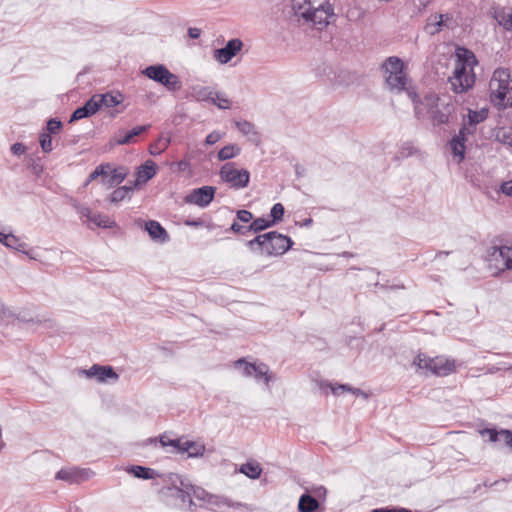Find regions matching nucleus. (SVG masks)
<instances>
[{
    "instance_id": "nucleus-62",
    "label": "nucleus",
    "mask_w": 512,
    "mask_h": 512,
    "mask_svg": "<svg viewBox=\"0 0 512 512\" xmlns=\"http://www.w3.org/2000/svg\"><path fill=\"white\" fill-rule=\"evenodd\" d=\"M78 213L82 218L85 217L88 222L91 218L92 211L87 207H78Z\"/></svg>"
},
{
    "instance_id": "nucleus-49",
    "label": "nucleus",
    "mask_w": 512,
    "mask_h": 512,
    "mask_svg": "<svg viewBox=\"0 0 512 512\" xmlns=\"http://www.w3.org/2000/svg\"><path fill=\"white\" fill-rule=\"evenodd\" d=\"M194 92L200 100H211L214 94L209 87H200L199 89L194 88Z\"/></svg>"
},
{
    "instance_id": "nucleus-43",
    "label": "nucleus",
    "mask_w": 512,
    "mask_h": 512,
    "mask_svg": "<svg viewBox=\"0 0 512 512\" xmlns=\"http://www.w3.org/2000/svg\"><path fill=\"white\" fill-rule=\"evenodd\" d=\"M110 164H101L89 175L88 182L95 180L99 176L107 177Z\"/></svg>"
},
{
    "instance_id": "nucleus-1",
    "label": "nucleus",
    "mask_w": 512,
    "mask_h": 512,
    "mask_svg": "<svg viewBox=\"0 0 512 512\" xmlns=\"http://www.w3.org/2000/svg\"><path fill=\"white\" fill-rule=\"evenodd\" d=\"M408 96L414 104L417 119H422L428 114L434 125L447 124L455 111L452 102H444L434 93H429L420 99L415 91H408Z\"/></svg>"
},
{
    "instance_id": "nucleus-34",
    "label": "nucleus",
    "mask_w": 512,
    "mask_h": 512,
    "mask_svg": "<svg viewBox=\"0 0 512 512\" xmlns=\"http://www.w3.org/2000/svg\"><path fill=\"white\" fill-rule=\"evenodd\" d=\"M88 222L103 228H112L115 226L114 221H111L108 216L100 213H92Z\"/></svg>"
},
{
    "instance_id": "nucleus-41",
    "label": "nucleus",
    "mask_w": 512,
    "mask_h": 512,
    "mask_svg": "<svg viewBox=\"0 0 512 512\" xmlns=\"http://www.w3.org/2000/svg\"><path fill=\"white\" fill-rule=\"evenodd\" d=\"M254 368L253 375L255 378H264L266 384H268L271 379V376L268 373L269 367L265 363H254Z\"/></svg>"
},
{
    "instance_id": "nucleus-45",
    "label": "nucleus",
    "mask_w": 512,
    "mask_h": 512,
    "mask_svg": "<svg viewBox=\"0 0 512 512\" xmlns=\"http://www.w3.org/2000/svg\"><path fill=\"white\" fill-rule=\"evenodd\" d=\"M497 138L502 143L512 147V128H502L498 131Z\"/></svg>"
},
{
    "instance_id": "nucleus-21",
    "label": "nucleus",
    "mask_w": 512,
    "mask_h": 512,
    "mask_svg": "<svg viewBox=\"0 0 512 512\" xmlns=\"http://www.w3.org/2000/svg\"><path fill=\"white\" fill-rule=\"evenodd\" d=\"M236 127L238 130L249 137V140L255 144H259L261 139L259 133L255 130L254 125L246 120L237 121L235 122Z\"/></svg>"
},
{
    "instance_id": "nucleus-29",
    "label": "nucleus",
    "mask_w": 512,
    "mask_h": 512,
    "mask_svg": "<svg viewBox=\"0 0 512 512\" xmlns=\"http://www.w3.org/2000/svg\"><path fill=\"white\" fill-rule=\"evenodd\" d=\"M128 175V169L125 167H118L115 169L108 170V184L110 186L118 185L120 184Z\"/></svg>"
},
{
    "instance_id": "nucleus-58",
    "label": "nucleus",
    "mask_w": 512,
    "mask_h": 512,
    "mask_svg": "<svg viewBox=\"0 0 512 512\" xmlns=\"http://www.w3.org/2000/svg\"><path fill=\"white\" fill-rule=\"evenodd\" d=\"M222 138V135L217 132V131H213L212 133H210L207 137H206V140H205V143L207 145H213L215 144L216 142H218L220 139Z\"/></svg>"
},
{
    "instance_id": "nucleus-37",
    "label": "nucleus",
    "mask_w": 512,
    "mask_h": 512,
    "mask_svg": "<svg viewBox=\"0 0 512 512\" xmlns=\"http://www.w3.org/2000/svg\"><path fill=\"white\" fill-rule=\"evenodd\" d=\"M274 225V221L265 218H257L251 222L249 229L251 232L257 233Z\"/></svg>"
},
{
    "instance_id": "nucleus-31",
    "label": "nucleus",
    "mask_w": 512,
    "mask_h": 512,
    "mask_svg": "<svg viewBox=\"0 0 512 512\" xmlns=\"http://www.w3.org/2000/svg\"><path fill=\"white\" fill-rule=\"evenodd\" d=\"M268 235L267 233L256 236L254 239L247 242V246L252 251H258L260 254H265L266 252V239Z\"/></svg>"
},
{
    "instance_id": "nucleus-25",
    "label": "nucleus",
    "mask_w": 512,
    "mask_h": 512,
    "mask_svg": "<svg viewBox=\"0 0 512 512\" xmlns=\"http://www.w3.org/2000/svg\"><path fill=\"white\" fill-rule=\"evenodd\" d=\"M319 507V502L310 494L301 495L298 502V510L300 512H316Z\"/></svg>"
},
{
    "instance_id": "nucleus-18",
    "label": "nucleus",
    "mask_w": 512,
    "mask_h": 512,
    "mask_svg": "<svg viewBox=\"0 0 512 512\" xmlns=\"http://www.w3.org/2000/svg\"><path fill=\"white\" fill-rule=\"evenodd\" d=\"M150 128V125L136 126L132 130L124 132L118 131L115 135V142L117 145H126L135 142V137L146 132Z\"/></svg>"
},
{
    "instance_id": "nucleus-36",
    "label": "nucleus",
    "mask_w": 512,
    "mask_h": 512,
    "mask_svg": "<svg viewBox=\"0 0 512 512\" xmlns=\"http://www.w3.org/2000/svg\"><path fill=\"white\" fill-rule=\"evenodd\" d=\"M327 386L331 389V392L334 394V395H339L341 392H344V391H349L355 395H362L364 396L365 398H367V394L364 393L363 391H361L359 388H352L348 385H345V384H339L337 386L335 385H332V384H327Z\"/></svg>"
},
{
    "instance_id": "nucleus-59",
    "label": "nucleus",
    "mask_w": 512,
    "mask_h": 512,
    "mask_svg": "<svg viewBox=\"0 0 512 512\" xmlns=\"http://www.w3.org/2000/svg\"><path fill=\"white\" fill-rule=\"evenodd\" d=\"M26 148L25 146L22 144V143H14L12 146H11V152L14 154V155H21L25 152Z\"/></svg>"
},
{
    "instance_id": "nucleus-11",
    "label": "nucleus",
    "mask_w": 512,
    "mask_h": 512,
    "mask_svg": "<svg viewBox=\"0 0 512 512\" xmlns=\"http://www.w3.org/2000/svg\"><path fill=\"white\" fill-rule=\"evenodd\" d=\"M334 16V10L328 2L320 4L319 7L308 9L307 17H303L306 22H312L321 29L329 24V19Z\"/></svg>"
},
{
    "instance_id": "nucleus-38",
    "label": "nucleus",
    "mask_w": 512,
    "mask_h": 512,
    "mask_svg": "<svg viewBox=\"0 0 512 512\" xmlns=\"http://www.w3.org/2000/svg\"><path fill=\"white\" fill-rule=\"evenodd\" d=\"M119 378L118 374L110 366H100L98 381L105 382L108 379L117 381Z\"/></svg>"
},
{
    "instance_id": "nucleus-23",
    "label": "nucleus",
    "mask_w": 512,
    "mask_h": 512,
    "mask_svg": "<svg viewBox=\"0 0 512 512\" xmlns=\"http://www.w3.org/2000/svg\"><path fill=\"white\" fill-rule=\"evenodd\" d=\"M127 472L136 478L144 480L154 479L155 477L159 476V474L154 469L139 465L130 466L127 468Z\"/></svg>"
},
{
    "instance_id": "nucleus-9",
    "label": "nucleus",
    "mask_w": 512,
    "mask_h": 512,
    "mask_svg": "<svg viewBox=\"0 0 512 512\" xmlns=\"http://www.w3.org/2000/svg\"><path fill=\"white\" fill-rule=\"evenodd\" d=\"M164 483L170 484L172 486V488L175 490L174 495L181 499L183 503L187 502L190 506L194 504L191 491L192 484L187 479L182 478L178 474L170 473L165 477Z\"/></svg>"
},
{
    "instance_id": "nucleus-50",
    "label": "nucleus",
    "mask_w": 512,
    "mask_h": 512,
    "mask_svg": "<svg viewBox=\"0 0 512 512\" xmlns=\"http://www.w3.org/2000/svg\"><path fill=\"white\" fill-rule=\"evenodd\" d=\"M191 491H192L193 497H195L198 500H202L206 503H207L208 496H210V494H211V493H208L207 491H205L203 488L197 487L194 485H192Z\"/></svg>"
},
{
    "instance_id": "nucleus-48",
    "label": "nucleus",
    "mask_w": 512,
    "mask_h": 512,
    "mask_svg": "<svg viewBox=\"0 0 512 512\" xmlns=\"http://www.w3.org/2000/svg\"><path fill=\"white\" fill-rule=\"evenodd\" d=\"M19 321H22L24 323H28V324H32V325H39V326H44L45 328H49L51 327V323H50V320L48 319H45V318H31V319H26V318H19L18 319Z\"/></svg>"
},
{
    "instance_id": "nucleus-14",
    "label": "nucleus",
    "mask_w": 512,
    "mask_h": 512,
    "mask_svg": "<svg viewBox=\"0 0 512 512\" xmlns=\"http://www.w3.org/2000/svg\"><path fill=\"white\" fill-rule=\"evenodd\" d=\"M137 224L139 227L144 228L150 238L153 241L159 242V243H165L169 240V235L167 231L162 227V225L155 220H149V221H142L138 220Z\"/></svg>"
},
{
    "instance_id": "nucleus-46",
    "label": "nucleus",
    "mask_w": 512,
    "mask_h": 512,
    "mask_svg": "<svg viewBox=\"0 0 512 512\" xmlns=\"http://www.w3.org/2000/svg\"><path fill=\"white\" fill-rule=\"evenodd\" d=\"M284 211V206L281 203L274 204L270 211L272 217L271 221H274V224L281 221L284 216Z\"/></svg>"
},
{
    "instance_id": "nucleus-52",
    "label": "nucleus",
    "mask_w": 512,
    "mask_h": 512,
    "mask_svg": "<svg viewBox=\"0 0 512 512\" xmlns=\"http://www.w3.org/2000/svg\"><path fill=\"white\" fill-rule=\"evenodd\" d=\"M480 434L483 438L487 437L490 442L498 441L499 434L495 429H488V428L482 429L480 431Z\"/></svg>"
},
{
    "instance_id": "nucleus-63",
    "label": "nucleus",
    "mask_w": 512,
    "mask_h": 512,
    "mask_svg": "<svg viewBox=\"0 0 512 512\" xmlns=\"http://www.w3.org/2000/svg\"><path fill=\"white\" fill-rule=\"evenodd\" d=\"M188 35L192 39H197L201 35V30L199 28L191 27L188 29Z\"/></svg>"
},
{
    "instance_id": "nucleus-54",
    "label": "nucleus",
    "mask_w": 512,
    "mask_h": 512,
    "mask_svg": "<svg viewBox=\"0 0 512 512\" xmlns=\"http://www.w3.org/2000/svg\"><path fill=\"white\" fill-rule=\"evenodd\" d=\"M29 168L31 169V172L36 176H40L43 172V166L38 160L31 159Z\"/></svg>"
},
{
    "instance_id": "nucleus-10",
    "label": "nucleus",
    "mask_w": 512,
    "mask_h": 512,
    "mask_svg": "<svg viewBox=\"0 0 512 512\" xmlns=\"http://www.w3.org/2000/svg\"><path fill=\"white\" fill-rule=\"evenodd\" d=\"M489 264L498 271L512 270V247H492Z\"/></svg>"
},
{
    "instance_id": "nucleus-35",
    "label": "nucleus",
    "mask_w": 512,
    "mask_h": 512,
    "mask_svg": "<svg viewBox=\"0 0 512 512\" xmlns=\"http://www.w3.org/2000/svg\"><path fill=\"white\" fill-rule=\"evenodd\" d=\"M132 192V187L129 186H121L115 189L111 196L110 201L112 203H119L125 198L129 197L130 193Z\"/></svg>"
},
{
    "instance_id": "nucleus-19",
    "label": "nucleus",
    "mask_w": 512,
    "mask_h": 512,
    "mask_svg": "<svg viewBox=\"0 0 512 512\" xmlns=\"http://www.w3.org/2000/svg\"><path fill=\"white\" fill-rule=\"evenodd\" d=\"M456 56L455 66H463L465 69L473 71V67L478 64L475 54L467 48H457Z\"/></svg>"
},
{
    "instance_id": "nucleus-6",
    "label": "nucleus",
    "mask_w": 512,
    "mask_h": 512,
    "mask_svg": "<svg viewBox=\"0 0 512 512\" xmlns=\"http://www.w3.org/2000/svg\"><path fill=\"white\" fill-rule=\"evenodd\" d=\"M220 178L222 181L228 183L231 188L242 189L248 186L250 180V173L246 169H237L235 163H225L220 171Z\"/></svg>"
},
{
    "instance_id": "nucleus-33",
    "label": "nucleus",
    "mask_w": 512,
    "mask_h": 512,
    "mask_svg": "<svg viewBox=\"0 0 512 512\" xmlns=\"http://www.w3.org/2000/svg\"><path fill=\"white\" fill-rule=\"evenodd\" d=\"M240 152L241 149L239 146H237L236 144H229L220 149V151L218 152V159L220 161L229 160L239 155Z\"/></svg>"
},
{
    "instance_id": "nucleus-42",
    "label": "nucleus",
    "mask_w": 512,
    "mask_h": 512,
    "mask_svg": "<svg viewBox=\"0 0 512 512\" xmlns=\"http://www.w3.org/2000/svg\"><path fill=\"white\" fill-rule=\"evenodd\" d=\"M182 439H171L167 435H162L160 437V443L162 446H172L176 449L177 453H180V447L183 445Z\"/></svg>"
},
{
    "instance_id": "nucleus-13",
    "label": "nucleus",
    "mask_w": 512,
    "mask_h": 512,
    "mask_svg": "<svg viewBox=\"0 0 512 512\" xmlns=\"http://www.w3.org/2000/svg\"><path fill=\"white\" fill-rule=\"evenodd\" d=\"M243 48V42L234 38L229 40L223 48L214 51V58L221 64L228 63Z\"/></svg>"
},
{
    "instance_id": "nucleus-16",
    "label": "nucleus",
    "mask_w": 512,
    "mask_h": 512,
    "mask_svg": "<svg viewBox=\"0 0 512 512\" xmlns=\"http://www.w3.org/2000/svg\"><path fill=\"white\" fill-rule=\"evenodd\" d=\"M470 133H472V131L466 126V124H464L463 127L460 129L459 134L456 137H454L450 142L453 155L455 157H458V163H460L464 159V142L466 140V135Z\"/></svg>"
},
{
    "instance_id": "nucleus-12",
    "label": "nucleus",
    "mask_w": 512,
    "mask_h": 512,
    "mask_svg": "<svg viewBox=\"0 0 512 512\" xmlns=\"http://www.w3.org/2000/svg\"><path fill=\"white\" fill-rule=\"evenodd\" d=\"M215 190L216 188L212 186H203L201 188L194 189L185 197L184 201L188 204L206 207L212 202Z\"/></svg>"
},
{
    "instance_id": "nucleus-27",
    "label": "nucleus",
    "mask_w": 512,
    "mask_h": 512,
    "mask_svg": "<svg viewBox=\"0 0 512 512\" xmlns=\"http://www.w3.org/2000/svg\"><path fill=\"white\" fill-rule=\"evenodd\" d=\"M207 504H209L211 506H215V507L227 506V507H231V508H238L242 505L239 502H234L233 500H231L230 498H228L226 496L214 495V494H210V496H208Z\"/></svg>"
},
{
    "instance_id": "nucleus-2",
    "label": "nucleus",
    "mask_w": 512,
    "mask_h": 512,
    "mask_svg": "<svg viewBox=\"0 0 512 512\" xmlns=\"http://www.w3.org/2000/svg\"><path fill=\"white\" fill-rule=\"evenodd\" d=\"M385 84L391 92L400 93L407 89V75L404 71V63L397 56L388 57L381 65Z\"/></svg>"
},
{
    "instance_id": "nucleus-44",
    "label": "nucleus",
    "mask_w": 512,
    "mask_h": 512,
    "mask_svg": "<svg viewBox=\"0 0 512 512\" xmlns=\"http://www.w3.org/2000/svg\"><path fill=\"white\" fill-rule=\"evenodd\" d=\"M215 97L211 98L213 104L217 105L220 109H229L231 102L223 94L214 93Z\"/></svg>"
},
{
    "instance_id": "nucleus-7",
    "label": "nucleus",
    "mask_w": 512,
    "mask_h": 512,
    "mask_svg": "<svg viewBox=\"0 0 512 512\" xmlns=\"http://www.w3.org/2000/svg\"><path fill=\"white\" fill-rule=\"evenodd\" d=\"M448 81L455 93H463L474 85L475 74L463 66H455L453 74L448 78Z\"/></svg>"
},
{
    "instance_id": "nucleus-22",
    "label": "nucleus",
    "mask_w": 512,
    "mask_h": 512,
    "mask_svg": "<svg viewBox=\"0 0 512 512\" xmlns=\"http://www.w3.org/2000/svg\"><path fill=\"white\" fill-rule=\"evenodd\" d=\"M156 174V164L152 160H147L143 165H141L137 172V181L138 182H147L151 178H153Z\"/></svg>"
},
{
    "instance_id": "nucleus-47",
    "label": "nucleus",
    "mask_w": 512,
    "mask_h": 512,
    "mask_svg": "<svg viewBox=\"0 0 512 512\" xmlns=\"http://www.w3.org/2000/svg\"><path fill=\"white\" fill-rule=\"evenodd\" d=\"M40 145L44 152L49 153L53 150L52 139L49 133L40 135Z\"/></svg>"
},
{
    "instance_id": "nucleus-3",
    "label": "nucleus",
    "mask_w": 512,
    "mask_h": 512,
    "mask_svg": "<svg viewBox=\"0 0 512 512\" xmlns=\"http://www.w3.org/2000/svg\"><path fill=\"white\" fill-rule=\"evenodd\" d=\"M491 90V99L499 105H512V83L510 74L506 69H497L489 83Z\"/></svg>"
},
{
    "instance_id": "nucleus-39",
    "label": "nucleus",
    "mask_w": 512,
    "mask_h": 512,
    "mask_svg": "<svg viewBox=\"0 0 512 512\" xmlns=\"http://www.w3.org/2000/svg\"><path fill=\"white\" fill-rule=\"evenodd\" d=\"M78 472L73 469H61L57 472L56 478L70 483L78 481Z\"/></svg>"
},
{
    "instance_id": "nucleus-53",
    "label": "nucleus",
    "mask_w": 512,
    "mask_h": 512,
    "mask_svg": "<svg viewBox=\"0 0 512 512\" xmlns=\"http://www.w3.org/2000/svg\"><path fill=\"white\" fill-rule=\"evenodd\" d=\"M62 127V123L56 119H50L47 122V130L49 134L57 133Z\"/></svg>"
},
{
    "instance_id": "nucleus-20",
    "label": "nucleus",
    "mask_w": 512,
    "mask_h": 512,
    "mask_svg": "<svg viewBox=\"0 0 512 512\" xmlns=\"http://www.w3.org/2000/svg\"><path fill=\"white\" fill-rule=\"evenodd\" d=\"M206 451L205 444L199 441H189L186 440L183 442V445L180 447V454L187 453L190 458H199L204 455Z\"/></svg>"
},
{
    "instance_id": "nucleus-28",
    "label": "nucleus",
    "mask_w": 512,
    "mask_h": 512,
    "mask_svg": "<svg viewBox=\"0 0 512 512\" xmlns=\"http://www.w3.org/2000/svg\"><path fill=\"white\" fill-rule=\"evenodd\" d=\"M312 7L311 0H291V9L295 16L307 17L308 8L311 10Z\"/></svg>"
},
{
    "instance_id": "nucleus-60",
    "label": "nucleus",
    "mask_w": 512,
    "mask_h": 512,
    "mask_svg": "<svg viewBox=\"0 0 512 512\" xmlns=\"http://www.w3.org/2000/svg\"><path fill=\"white\" fill-rule=\"evenodd\" d=\"M99 370H100V365H93L90 369L88 370H85L84 373L88 376V377H96L98 379V376H99Z\"/></svg>"
},
{
    "instance_id": "nucleus-40",
    "label": "nucleus",
    "mask_w": 512,
    "mask_h": 512,
    "mask_svg": "<svg viewBox=\"0 0 512 512\" xmlns=\"http://www.w3.org/2000/svg\"><path fill=\"white\" fill-rule=\"evenodd\" d=\"M6 246L12 249H15L16 251H19L21 253H24L28 255V251L26 250L27 244L22 242L18 237L15 235H11V237L8 238V243H6Z\"/></svg>"
},
{
    "instance_id": "nucleus-55",
    "label": "nucleus",
    "mask_w": 512,
    "mask_h": 512,
    "mask_svg": "<svg viewBox=\"0 0 512 512\" xmlns=\"http://www.w3.org/2000/svg\"><path fill=\"white\" fill-rule=\"evenodd\" d=\"M230 229H231L234 233L241 234V235H245V234H247L248 232H251V230L249 229V225H248V226L240 225V224H239V223H237V222L232 223V225H231Z\"/></svg>"
},
{
    "instance_id": "nucleus-24",
    "label": "nucleus",
    "mask_w": 512,
    "mask_h": 512,
    "mask_svg": "<svg viewBox=\"0 0 512 512\" xmlns=\"http://www.w3.org/2000/svg\"><path fill=\"white\" fill-rule=\"evenodd\" d=\"M239 472L250 479H258L262 473V467L256 461H247L239 468Z\"/></svg>"
},
{
    "instance_id": "nucleus-17",
    "label": "nucleus",
    "mask_w": 512,
    "mask_h": 512,
    "mask_svg": "<svg viewBox=\"0 0 512 512\" xmlns=\"http://www.w3.org/2000/svg\"><path fill=\"white\" fill-rule=\"evenodd\" d=\"M100 109V105L92 96L83 106L77 108L71 115L69 122L78 121L94 115Z\"/></svg>"
},
{
    "instance_id": "nucleus-51",
    "label": "nucleus",
    "mask_w": 512,
    "mask_h": 512,
    "mask_svg": "<svg viewBox=\"0 0 512 512\" xmlns=\"http://www.w3.org/2000/svg\"><path fill=\"white\" fill-rule=\"evenodd\" d=\"M241 365H244V368H243V374L247 377H251L253 375V371H254V363H248L246 362L243 358L242 359H239L235 362V366H241Z\"/></svg>"
},
{
    "instance_id": "nucleus-30",
    "label": "nucleus",
    "mask_w": 512,
    "mask_h": 512,
    "mask_svg": "<svg viewBox=\"0 0 512 512\" xmlns=\"http://www.w3.org/2000/svg\"><path fill=\"white\" fill-rule=\"evenodd\" d=\"M495 18L506 30H512V8L501 9L496 12Z\"/></svg>"
},
{
    "instance_id": "nucleus-5",
    "label": "nucleus",
    "mask_w": 512,
    "mask_h": 512,
    "mask_svg": "<svg viewBox=\"0 0 512 512\" xmlns=\"http://www.w3.org/2000/svg\"><path fill=\"white\" fill-rule=\"evenodd\" d=\"M142 73L149 79L163 85L169 91H177L181 88L179 77L162 64L150 65Z\"/></svg>"
},
{
    "instance_id": "nucleus-26",
    "label": "nucleus",
    "mask_w": 512,
    "mask_h": 512,
    "mask_svg": "<svg viewBox=\"0 0 512 512\" xmlns=\"http://www.w3.org/2000/svg\"><path fill=\"white\" fill-rule=\"evenodd\" d=\"M94 98L96 99V102L100 105V108L102 106H105L107 108L115 107L119 105L122 102V96L121 94L114 95L112 93H105V94H96L94 95Z\"/></svg>"
},
{
    "instance_id": "nucleus-4",
    "label": "nucleus",
    "mask_w": 512,
    "mask_h": 512,
    "mask_svg": "<svg viewBox=\"0 0 512 512\" xmlns=\"http://www.w3.org/2000/svg\"><path fill=\"white\" fill-rule=\"evenodd\" d=\"M413 365L419 370L430 371L432 374L437 376H446L455 369V363L453 360L447 359L443 356L431 358L423 353H419L414 358Z\"/></svg>"
},
{
    "instance_id": "nucleus-8",
    "label": "nucleus",
    "mask_w": 512,
    "mask_h": 512,
    "mask_svg": "<svg viewBox=\"0 0 512 512\" xmlns=\"http://www.w3.org/2000/svg\"><path fill=\"white\" fill-rule=\"evenodd\" d=\"M266 252L267 256H280L287 252L293 245L290 237L276 231L267 232Z\"/></svg>"
},
{
    "instance_id": "nucleus-57",
    "label": "nucleus",
    "mask_w": 512,
    "mask_h": 512,
    "mask_svg": "<svg viewBox=\"0 0 512 512\" xmlns=\"http://www.w3.org/2000/svg\"><path fill=\"white\" fill-rule=\"evenodd\" d=\"M498 434H499L498 441H503L507 445L512 444V433L510 431L502 430V431L498 432Z\"/></svg>"
},
{
    "instance_id": "nucleus-15",
    "label": "nucleus",
    "mask_w": 512,
    "mask_h": 512,
    "mask_svg": "<svg viewBox=\"0 0 512 512\" xmlns=\"http://www.w3.org/2000/svg\"><path fill=\"white\" fill-rule=\"evenodd\" d=\"M451 21V17L448 14H432L426 19V24L424 26V31L430 35L434 36L443 30L445 27H449L448 22Z\"/></svg>"
},
{
    "instance_id": "nucleus-56",
    "label": "nucleus",
    "mask_w": 512,
    "mask_h": 512,
    "mask_svg": "<svg viewBox=\"0 0 512 512\" xmlns=\"http://www.w3.org/2000/svg\"><path fill=\"white\" fill-rule=\"evenodd\" d=\"M237 219L243 223H249L253 219V214L248 210L237 211Z\"/></svg>"
},
{
    "instance_id": "nucleus-61",
    "label": "nucleus",
    "mask_w": 512,
    "mask_h": 512,
    "mask_svg": "<svg viewBox=\"0 0 512 512\" xmlns=\"http://www.w3.org/2000/svg\"><path fill=\"white\" fill-rule=\"evenodd\" d=\"M501 191L508 196H512V181L504 182L501 185Z\"/></svg>"
},
{
    "instance_id": "nucleus-32",
    "label": "nucleus",
    "mask_w": 512,
    "mask_h": 512,
    "mask_svg": "<svg viewBox=\"0 0 512 512\" xmlns=\"http://www.w3.org/2000/svg\"><path fill=\"white\" fill-rule=\"evenodd\" d=\"M487 115L488 111L486 109H481L480 111L469 110L468 121L465 124L473 132L471 128L484 121L487 118Z\"/></svg>"
},
{
    "instance_id": "nucleus-64",
    "label": "nucleus",
    "mask_w": 512,
    "mask_h": 512,
    "mask_svg": "<svg viewBox=\"0 0 512 512\" xmlns=\"http://www.w3.org/2000/svg\"><path fill=\"white\" fill-rule=\"evenodd\" d=\"M178 169L184 171L188 168L189 162L187 160H181L177 163Z\"/></svg>"
}]
</instances>
